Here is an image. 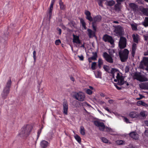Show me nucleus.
Returning a JSON list of instances; mask_svg holds the SVG:
<instances>
[{
	"label": "nucleus",
	"mask_w": 148,
	"mask_h": 148,
	"mask_svg": "<svg viewBox=\"0 0 148 148\" xmlns=\"http://www.w3.org/2000/svg\"><path fill=\"white\" fill-rule=\"evenodd\" d=\"M85 14L86 15V18L91 22L93 21L92 23V25L93 30L96 31L97 23L100 22L101 21L102 17L100 15H97L94 17L92 18L91 16V13L88 11L86 10Z\"/></svg>",
	"instance_id": "nucleus-1"
},
{
	"label": "nucleus",
	"mask_w": 148,
	"mask_h": 148,
	"mask_svg": "<svg viewBox=\"0 0 148 148\" xmlns=\"http://www.w3.org/2000/svg\"><path fill=\"white\" fill-rule=\"evenodd\" d=\"M33 127L30 125H25L21 129L18 135L21 138L26 137L29 135Z\"/></svg>",
	"instance_id": "nucleus-2"
},
{
	"label": "nucleus",
	"mask_w": 148,
	"mask_h": 148,
	"mask_svg": "<svg viewBox=\"0 0 148 148\" xmlns=\"http://www.w3.org/2000/svg\"><path fill=\"white\" fill-rule=\"evenodd\" d=\"M129 51L126 49L123 50H120L119 52V54L121 61L122 62L127 61L128 58Z\"/></svg>",
	"instance_id": "nucleus-3"
},
{
	"label": "nucleus",
	"mask_w": 148,
	"mask_h": 148,
	"mask_svg": "<svg viewBox=\"0 0 148 148\" xmlns=\"http://www.w3.org/2000/svg\"><path fill=\"white\" fill-rule=\"evenodd\" d=\"M123 32L124 30L123 27L120 25L116 26L114 31L116 36L120 37L122 36L123 35Z\"/></svg>",
	"instance_id": "nucleus-4"
},
{
	"label": "nucleus",
	"mask_w": 148,
	"mask_h": 148,
	"mask_svg": "<svg viewBox=\"0 0 148 148\" xmlns=\"http://www.w3.org/2000/svg\"><path fill=\"white\" fill-rule=\"evenodd\" d=\"M74 97L76 99L81 101H84L85 98L84 94L82 92H75Z\"/></svg>",
	"instance_id": "nucleus-5"
},
{
	"label": "nucleus",
	"mask_w": 148,
	"mask_h": 148,
	"mask_svg": "<svg viewBox=\"0 0 148 148\" xmlns=\"http://www.w3.org/2000/svg\"><path fill=\"white\" fill-rule=\"evenodd\" d=\"M127 39L123 36L121 37L119 42V47L121 49H123L126 47Z\"/></svg>",
	"instance_id": "nucleus-6"
},
{
	"label": "nucleus",
	"mask_w": 148,
	"mask_h": 148,
	"mask_svg": "<svg viewBox=\"0 0 148 148\" xmlns=\"http://www.w3.org/2000/svg\"><path fill=\"white\" fill-rule=\"evenodd\" d=\"M103 57L108 62L110 63H113V60L112 58L113 55L112 54L109 55L107 52H104L103 53Z\"/></svg>",
	"instance_id": "nucleus-7"
},
{
	"label": "nucleus",
	"mask_w": 148,
	"mask_h": 148,
	"mask_svg": "<svg viewBox=\"0 0 148 148\" xmlns=\"http://www.w3.org/2000/svg\"><path fill=\"white\" fill-rule=\"evenodd\" d=\"M148 65V57H144L140 61L139 65L140 69H144L146 66Z\"/></svg>",
	"instance_id": "nucleus-8"
},
{
	"label": "nucleus",
	"mask_w": 148,
	"mask_h": 148,
	"mask_svg": "<svg viewBox=\"0 0 148 148\" xmlns=\"http://www.w3.org/2000/svg\"><path fill=\"white\" fill-rule=\"evenodd\" d=\"M133 78L134 79H136L141 82L145 81V78L142 77L141 73L139 72H135L133 76Z\"/></svg>",
	"instance_id": "nucleus-9"
},
{
	"label": "nucleus",
	"mask_w": 148,
	"mask_h": 148,
	"mask_svg": "<svg viewBox=\"0 0 148 148\" xmlns=\"http://www.w3.org/2000/svg\"><path fill=\"white\" fill-rule=\"evenodd\" d=\"M94 124L96 126L99 127V130L102 131H103L105 128V126L103 123L97 121H94Z\"/></svg>",
	"instance_id": "nucleus-10"
},
{
	"label": "nucleus",
	"mask_w": 148,
	"mask_h": 148,
	"mask_svg": "<svg viewBox=\"0 0 148 148\" xmlns=\"http://www.w3.org/2000/svg\"><path fill=\"white\" fill-rule=\"evenodd\" d=\"M103 39L105 42H108L111 45L114 44V41L112 37L107 34H106L103 36Z\"/></svg>",
	"instance_id": "nucleus-11"
},
{
	"label": "nucleus",
	"mask_w": 148,
	"mask_h": 148,
	"mask_svg": "<svg viewBox=\"0 0 148 148\" xmlns=\"http://www.w3.org/2000/svg\"><path fill=\"white\" fill-rule=\"evenodd\" d=\"M63 113L67 115L68 114V104L67 101L64 100L63 103Z\"/></svg>",
	"instance_id": "nucleus-12"
},
{
	"label": "nucleus",
	"mask_w": 148,
	"mask_h": 148,
	"mask_svg": "<svg viewBox=\"0 0 148 148\" xmlns=\"http://www.w3.org/2000/svg\"><path fill=\"white\" fill-rule=\"evenodd\" d=\"M130 136L132 138L137 140L138 138V135L136 131H133L130 132L129 134Z\"/></svg>",
	"instance_id": "nucleus-13"
},
{
	"label": "nucleus",
	"mask_w": 148,
	"mask_h": 148,
	"mask_svg": "<svg viewBox=\"0 0 148 148\" xmlns=\"http://www.w3.org/2000/svg\"><path fill=\"white\" fill-rule=\"evenodd\" d=\"M49 144L50 143L47 141L42 140L40 142V145L41 148H47Z\"/></svg>",
	"instance_id": "nucleus-14"
},
{
	"label": "nucleus",
	"mask_w": 148,
	"mask_h": 148,
	"mask_svg": "<svg viewBox=\"0 0 148 148\" xmlns=\"http://www.w3.org/2000/svg\"><path fill=\"white\" fill-rule=\"evenodd\" d=\"M10 91V90L4 88L1 94L2 97L3 98L5 99L7 98L8 95Z\"/></svg>",
	"instance_id": "nucleus-15"
},
{
	"label": "nucleus",
	"mask_w": 148,
	"mask_h": 148,
	"mask_svg": "<svg viewBox=\"0 0 148 148\" xmlns=\"http://www.w3.org/2000/svg\"><path fill=\"white\" fill-rule=\"evenodd\" d=\"M73 42L74 43H75L77 44H80L81 42L79 39V36L73 34Z\"/></svg>",
	"instance_id": "nucleus-16"
},
{
	"label": "nucleus",
	"mask_w": 148,
	"mask_h": 148,
	"mask_svg": "<svg viewBox=\"0 0 148 148\" xmlns=\"http://www.w3.org/2000/svg\"><path fill=\"white\" fill-rule=\"evenodd\" d=\"M92 53L93 54V56L91 57L88 58V61L89 63L92 62V60H96L97 58V52H93Z\"/></svg>",
	"instance_id": "nucleus-17"
},
{
	"label": "nucleus",
	"mask_w": 148,
	"mask_h": 148,
	"mask_svg": "<svg viewBox=\"0 0 148 148\" xmlns=\"http://www.w3.org/2000/svg\"><path fill=\"white\" fill-rule=\"evenodd\" d=\"M94 31L90 29H87L88 32V35L89 38H91L95 36V33L96 31L94 30Z\"/></svg>",
	"instance_id": "nucleus-18"
},
{
	"label": "nucleus",
	"mask_w": 148,
	"mask_h": 148,
	"mask_svg": "<svg viewBox=\"0 0 148 148\" xmlns=\"http://www.w3.org/2000/svg\"><path fill=\"white\" fill-rule=\"evenodd\" d=\"M137 49V45L136 44L134 43L132 45V51H131L132 56L133 57H134L135 54L136 50Z\"/></svg>",
	"instance_id": "nucleus-19"
},
{
	"label": "nucleus",
	"mask_w": 148,
	"mask_h": 148,
	"mask_svg": "<svg viewBox=\"0 0 148 148\" xmlns=\"http://www.w3.org/2000/svg\"><path fill=\"white\" fill-rule=\"evenodd\" d=\"M132 36L134 42L136 43H138L139 40H140L139 36L137 34H134Z\"/></svg>",
	"instance_id": "nucleus-20"
},
{
	"label": "nucleus",
	"mask_w": 148,
	"mask_h": 148,
	"mask_svg": "<svg viewBox=\"0 0 148 148\" xmlns=\"http://www.w3.org/2000/svg\"><path fill=\"white\" fill-rule=\"evenodd\" d=\"M140 87L143 89L148 90V82L143 83L140 86Z\"/></svg>",
	"instance_id": "nucleus-21"
},
{
	"label": "nucleus",
	"mask_w": 148,
	"mask_h": 148,
	"mask_svg": "<svg viewBox=\"0 0 148 148\" xmlns=\"http://www.w3.org/2000/svg\"><path fill=\"white\" fill-rule=\"evenodd\" d=\"M134 13L137 12H142L143 14L148 16V10H133Z\"/></svg>",
	"instance_id": "nucleus-22"
},
{
	"label": "nucleus",
	"mask_w": 148,
	"mask_h": 148,
	"mask_svg": "<svg viewBox=\"0 0 148 148\" xmlns=\"http://www.w3.org/2000/svg\"><path fill=\"white\" fill-rule=\"evenodd\" d=\"M130 116L132 118H137L138 115L137 113L135 112H132L130 113Z\"/></svg>",
	"instance_id": "nucleus-23"
},
{
	"label": "nucleus",
	"mask_w": 148,
	"mask_h": 148,
	"mask_svg": "<svg viewBox=\"0 0 148 148\" xmlns=\"http://www.w3.org/2000/svg\"><path fill=\"white\" fill-rule=\"evenodd\" d=\"M94 73L96 78H101V73L100 71H94Z\"/></svg>",
	"instance_id": "nucleus-24"
},
{
	"label": "nucleus",
	"mask_w": 148,
	"mask_h": 148,
	"mask_svg": "<svg viewBox=\"0 0 148 148\" xmlns=\"http://www.w3.org/2000/svg\"><path fill=\"white\" fill-rule=\"evenodd\" d=\"M12 82L10 78L7 82L6 86L4 88L10 90V88Z\"/></svg>",
	"instance_id": "nucleus-25"
},
{
	"label": "nucleus",
	"mask_w": 148,
	"mask_h": 148,
	"mask_svg": "<svg viewBox=\"0 0 148 148\" xmlns=\"http://www.w3.org/2000/svg\"><path fill=\"white\" fill-rule=\"evenodd\" d=\"M142 24L145 27H148V17L145 18L144 21L142 22Z\"/></svg>",
	"instance_id": "nucleus-26"
},
{
	"label": "nucleus",
	"mask_w": 148,
	"mask_h": 148,
	"mask_svg": "<svg viewBox=\"0 0 148 148\" xmlns=\"http://www.w3.org/2000/svg\"><path fill=\"white\" fill-rule=\"evenodd\" d=\"M106 5L109 6H112L115 4V2L113 0H111L109 1H107L106 3Z\"/></svg>",
	"instance_id": "nucleus-27"
},
{
	"label": "nucleus",
	"mask_w": 148,
	"mask_h": 148,
	"mask_svg": "<svg viewBox=\"0 0 148 148\" xmlns=\"http://www.w3.org/2000/svg\"><path fill=\"white\" fill-rule=\"evenodd\" d=\"M80 22L82 24V26L84 27L85 29H87V27L86 26V23L85 22L84 20L82 18H81L80 19Z\"/></svg>",
	"instance_id": "nucleus-28"
},
{
	"label": "nucleus",
	"mask_w": 148,
	"mask_h": 148,
	"mask_svg": "<svg viewBox=\"0 0 148 148\" xmlns=\"http://www.w3.org/2000/svg\"><path fill=\"white\" fill-rule=\"evenodd\" d=\"M129 6L132 9H136L137 8V5L133 3H131L130 4Z\"/></svg>",
	"instance_id": "nucleus-29"
},
{
	"label": "nucleus",
	"mask_w": 148,
	"mask_h": 148,
	"mask_svg": "<svg viewBox=\"0 0 148 148\" xmlns=\"http://www.w3.org/2000/svg\"><path fill=\"white\" fill-rule=\"evenodd\" d=\"M115 9H121V3H117L114 5Z\"/></svg>",
	"instance_id": "nucleus-30"
},
{
	"label": "nucleus",
	"mask_w": 148,
	"mask_h": 148,
	"mask_svg": "<svg viewBox=\"0 0 148 148\" xmlns=\"http://www.w3.org/2000/svg\"><path fill=\"white\" fill-rule=\"evenodd\" d=\"M80 133L82 135L85 134V130L83 126H81L80 127Z\"/></svg>",
	"instance_id": "nucleus-31"
},
{
	"label": "nucleus",
	"mask_w": 148,
	"mask_h": 148,
	"mask_svg": "<svg viewBox=\"0 0 148 148\" xmlns=\"http://www.w3.org/2000/svg\"><path fill=\"white\" fill-rule=\"evenodd\" d=\"M59 3L60 8L61 9H64L65 8V6L64 4L63 3L62 1V0H59Z\"/></svg>",
	"instance_id": "nucleus-32"
},
{
	"label": "nucleus",
	"mask_w": 148,
	"mask_h": 148,
	"mask_svg": "<svg viewBox=\"0 0 148 148\" xmlns=\"http://www.w3.org/2000/svg\"><path fill=\"white\" fill-rule=\"evenodd\" d=\"M74 138L79 144L81 143V138L79 136L76 135L74 136Z\"/></svg>",
	"instance_id": "nucleus-33"
},
{
	"label": "nucleus",
	"mask_w": 148,
	"mask_h": 148,
	"mask_svg": "<svg viewBox=\"0 0 148 148\" xmlns=\"http://www.w3.org/2000/svg\"><path fill=\"white\" fill-rule=\"evenodd\" d=\"M117 71V70L116 69L114 68H112L111 70L110 73L112 75V77L113 78H114V73Z\"/></svg>",
	"instance_id": "nucleus-34"
},
{
	"label": "nucleus",
	"mask_w": 148,
	"mask_h": 148,
	"mask_svg": "<svg viewBox=\"0 0 148 148\" xmlns=\"http://www.w3.org/2000/svg\"><path fill=\"white\" fill-rule=\"evenodd\" d=\"M124 84V81L123 78L118 80L117 84L119 85H122Z\"/></svg>",
	"instance_id": "nucleus-35"
},
{
	"label": "nucleus",
	"mask_w": 148,
	"mask_h": 148,
	"mask_svg": "<svg viewBox=\"0 0 148 148\" xmlns=\"http://www.w3.org/2000/svg\"><path fill=\"white\" fill-rule=\"evenodd\" d=\"M72 105L74 108H77L79 107L78 102L76 101L73 102Z\"/></svg>",
	"instance_id": "nucleus-36"
},
{
	"label": "nucleus",
	"mask_w": 148,
	"mask_h": 148,
	"mask_svg": "<svg viewBox=\"0 0 148 148\" xmlns=\"http://www.w3.org/2000/svg\"><path fill=\"white\" fill-rule=\"evenodd\" d=\"M124 141L122 140H118L116 142V143L118 145H123Z\"/></svg>",
	"instance_id": "nucleus-37"
},
{
	"label": "nucleus",
	"mask_w": 148,
	"mask_h": 148,
	"mask_svg": "<svg viewBox=\"0 0 148 148\" xmlns=\"http://www.w3.org/2000/svg\"><path fill=\"white\" fill-rule=\"evenodd\" d=\"M103 68L106 72H109V71L110 70V68L109 66L105 65L103 66Z\"/></svg>",
	"instance_id": "nucleus-38"
},
{
	"label": "nucleus",
	"mask_w": 148,
	"mask_h": 148,
	"mask_svg": "<svg viewBox=\"0 0 148 148\" xmlns=\"http://www.w3.org/2000/svg\"><path fill=\"white\" fill-rule=\"evenodd\" d=\"M132 30L133 31H137L138 30L137 26L133 24L131 25Z\"/></svg>",
	"instance_id": "nucleus-39"
},
{
	"label": "nucleus",
	"mask_w": 148,
	"mask_h": 148,
	"mask_svg": "<svg viewBox=\"0 0 148 148\" xmlns=\"http://www.w3.org/2000/svg\"><path fill=\"white\" fill-rule=\"evenodd\" d=\"M105 1V0H97L99 6L103 7L102 3Z\"/></svg>",
	"instance_id": "nucleus-40"
},
{
	"label": "nucleus",
	"mask_w": 148,
	"mask_h": 148,
	"mask_svg": "<svg viewBox=\"0 0 148 148\" xmlns=\"http://www.w3.org/2000/svg\"><path fill=\"white\" fill-rule=\"evenodd\" d=\"M102 141L105 143H108V140L105 138L102 137L101 138Z\"/></svg>",
	"instance_id": "nucleus-41"
},
{
	"label": "nucleus",
	"mask_w": 148,
	"mask_h": 148,
	"mask_svg": "<svg viewBox=\"0 0 148 148\" xmlns=\"http://www.w3.org/2000/svg\"><path fill=\"white\" fill-rule=\"evenodd\" d=\"M96 62H93L91 65V68L92 70H95L96 69Z\"/></svg>",
	"instance_id": "nucleus-42"
},
{
	"label": "nucleus",
	"mask_w": 148,
	"mask_h": 148,
	"mask_svg": "<svg viewBox=\"0 0 148 148\" xmlns=\"http://www.w3.org/2000/svg\"><path fill=\"white\" fill-rule=\"evenodd\" d=\"M86 93L89 95H91L92 94V91L89 89H85Z\"/></svg>",
	"instance_id": "nucleus-43"
},
{
	"label": "nucleus",
	"mask_w": 148,
	"mask_h": 148,
	"mask_svg": "<svg viewBox=\"0 0 148 148\" xmlns=\"http://www.w3.org/2000/svg\"><path fill=\"white\" fill-rule=\"evenodd\" d=\"M52 10H49V11L47 13L48 15H49V20L51 19V17L52 16Z\"/></svg>",
	"instance_id": "nucleus-44"
},
{
	"label": "nucleus",
	"mask_w": 148,
	"mask_h": 148,
	"mask_svg": "<svg viewBox=\"0 0 148 148\" xmlns=\"http://www.w3.org/2000/svg\"><path fill=\"white\" fill-rule=\"evenodd\" d=\"M33 57L34 59V62H35L36 61V52L35 50H34L33 53Z\"/></svg>",
	"instance_id": "nucleus-45"
},
{
	"label": "nucleus",
	"mask_w": 148,
	"mask_h": 148,
	"mask_svg": "<svg viewBox=\"0 0 148 148\" xmlns=\"http://www.w3.org/2000/svg\"><path fill=\"white\" fill-rule=\"evenodd\" d=\"M41 132H42V129H40L38 130V132H37V139H38V138L40 136V134Z\"/></svg>",
	"instance_id": "nucleus-46"
},
{
	"label": "nucleus",
	"mask_w": 148,
	"mask_h": 148,
	"mask_svg": "<svg viewBox=\"0 0 148 148\" xmlns=\"http://www.w3.org/2000/svg\"><path fill=\"white\" fill-rule=\"evenodd\" d=\"M116 78L118 80H119L120 79L123 78V76H120V74L119 73H117V75L116 76Z\"/></svg>",
	"instance_id": "nucleus-47"
},
{
	"label": "nucleus",
	"mask_w": 148,
	"mask_h": 148,
	"mask_svg": "<svg viewBox=\"0 0 148 148\" xmlns=\"http://www.w3.org/2000/svg\"><path fill=\"white\" fill-rule=\"evenodd\" d=\"M98 64L102 65L103 64V60L101 58H99L98 60Z\"/></svg>",
	"instance_id": "nucleus-48"
},
{
	"label": "nucleus",
	"mask_w": 148,
	"mask_h": 148,
	"mask_svg": "<svg viewBox=\"0 0 148 148\" xmlns=\"http://www.w3.org/2000/svg\"><path fill=\"white\" fill-rule=\"evenodd\" d=\"M61 41L60 40L58 39L56 40L55 43L56 45H59L61 43Z\"/></svg>",
	"instance_id": "nucleus-49"
},
{
	"label": "nucleus",
	"mask_w": 148,
	"mask_h": 148,
	"mask_svg": "<svg viewBox=\"0 0 148 148\" xmlns=\"http://www.w3.org/2000/svg\"><path fill=\"white\" fill-rule=\"evenodd\" d=\"M140 115L142 117H145V112L144 111H141L140 113Z\"/></svg>",
	"instance_id": "nucleus-50"
},
{
	"label": "nucleus",
	"mask_w": 148,
	"mask_h": 148,
	"mask_svg": "<svg viewBox=\"0 0 148 148\" xmlns=\"http://www.w3.org/2000/svg\"><path fill=\"white\" fill-rule=\"evenodd\" d=\"M129 71V67L128 66H126L125 69V73H127Z\"/></svg>",
	"instance_id": "nucleus-51"
},
{
	"label": "nucleus",
	"mask_w": 148,
	"mask_h": 148,
	"mask_svg": "<svg viewBox=\"0 0 148 148\" xmlns=\"http://www.w3.org/2000/svg\"><path fill=\"white\" fill-rule=\"evenodd\" d=\"M124 121L127 123H130V122L129 121L128 119L126 117H124Z\"/></svg>",
	"instance_id": "nucleus-52"
},
{
	"label": "nucleus",
	"mask_w": 148,
	"mask_h": 148,
	"mask_svg": "<svg viewBox=\"0 0 148 148\" xmlns=\"http://www.w3.org/2000/svg\"><path fill=\"white\" fill-rule=\"evenodd\" d=\"M78 57L79 58V59L80 60L82 61L84 60V56L82 55L81 56H78Z\"/></svg>",
	"instance_id": "nucleus-53"
},
{
	"label": "nucleus",
	"mask_w": 148,
	"mask_h": 148,
	"mask_svg": "<svg viewBox=\"0 0 148 148\" xmlns=\"http://www.w3.org/2000/svg\"><path fill=\"white\" fill-rule=\"evenodd\" d=\"M114 86H115V87H116V88L118 90H120L121 89V87H119L117 85V84H116V83H114Z\"/></svg>",
	"instance_id": "nucleus-54"
},
{
	"label": "nucleus",
	"mask_w": 148,
	"mask_h": 148,
	"mask_svg": "<svg viewBox=\"0 0 148 148\" xmlns=\"http://www.w3.org/2000/svg\"><path fill=\"white\" fill-rule=\"evenodd\" d=\"M104 108L107 111L109 112H110V113L111 112V111L109 110L108 107H104Z\"/></svg>",
	"instance_id": "nucleus-55"
},
{
	"label": "nucleus",
	"mask_w": 148,
	"mask_h": 148,
	"mask_svg": "<svg viewBox=\"0 0 148 148\" xmlns=\"http://www.w3.org/2000/svg\"><path fill=\"white\" fill-rule=\"evenodd\" d=\"M82 104H83V105H86L87 106L90 107L91 106L89 104H88V103H87L86 102H83L82 103Z\"/></svg>",
	"instance_id": "nucleus-56"
},
{
	"label": "nucleus",
	"mask_w": 148,
	"mask_h": 148,
	"mask_svg": "<svg viewBox=\"0 0 148 148\" xmlns=\"http://www.w3.org/2000/svg\"><path fill=\"white\" fill-rule=\"evenodd\" d=\"M57 29L58 31H59V35H61V31H62L61 29H60V28L59 27H58V28H57Z\"/></svg>",
	"instance_id": "nucleus-57"
},
{
	"label": "nucleus",
	"mask_w": 148,
	"mask_h": 148,
	"mask_svg": "<svg viewBox=\"0 0 148 148\" xmlns=\"http://www.w3.org/2000/svg\"><path fill=\"white\" fill-rule=\"evenodd\" d=\"M145 134L147 136H148V130H146L144 132Z\"/></svg>",
	"instance_id": "nucleus-58"
},
{
	"label": "nucleus",
	"mask_w": 148,
	"mask_h": 148,
	"mask_svg": "<svg viewBox=\"0 0 148 148\" xmlns=\"http://www.w3.org/2000/svg\"><path fill=\"white\" fill-rule=\"evenodd\" d=\"M143 101H139L137 103L138 105H142L143 104Z\"/></svg>",
	"instance_id": "nucleus-59"
},
{
	"label": "nucleus",
	"mask_w": 148,
	"mask_h": 148,
	"mask_svg": "<svg viewBox=\"0 0 148 148\" xmlns=\"http://www.w3.org/2000/svg\"><path fill=\"white\" fill-rule=\"evenodd\" d=\"M142 105L146 107H147L148 106L147 104L143 101V104Z\"/></svg>",
	"instance_id": "nucleus-60"
},
{
	"label": "nucleus",
	"mask_w": 148,
	"mask_h": 148,
	"mask_svg": "<svg viewBox=\"0 0 148 148\" xmlns=\"http://www.w3.org/2000/svg\"><path fill=\"white\" fill-rule=\"evenodd\" d=\"M54 4H53V3H51V5H50V8H49V9H52L53 8V5Z\"/></svg>",
	"instance_id": "nucleus-61"
},
{
	"label": "nucleus",
	"mask_w": 148,
	"mask_h": 148,
	"mask_svg": "<svg viewBox=\"0 0 148 148\" xmlns=\"http://www.w3.org/2000/svg\"><path fill=\"white\" fill-rule=\"evenodd\" d=\"M144 55L145 56H148V50L147 51L144 52Z\"/></svg>",
	"instance_id": "nucleus-62"
},
{
	"label": "nucleus",
	"mask_w": 148,
	"mask_h": 148,
	"mask_svg": "<svg viewBox=\"0 0 148 148\" xmlns=\"http://www.w3.org/2000/svg\"><path fill=\"white\" fill-rule=\"evenodd\" d=\"M125 0H116V2H117V3L119 2V3H121V2H123Z\"/></svg>",
	"instance_id": "nucleus-63"
},
{
	"label": "nucleus",
	"mask_w": 148,
	"mask_h": 148,
	"mask_svg": "<svg viewBox=\"0 0 148 148\" xmlns=\"http://www.w3.org/2000/svg\"><path fill=\"white\" fill-rule=\"evenodd\" d=\"M70 79L71 81H72L73 82H74L75 80L74 78L73 77H70Z\"/></svg>",
	"instance_id": "nucleus-64"
}]
</instances>
